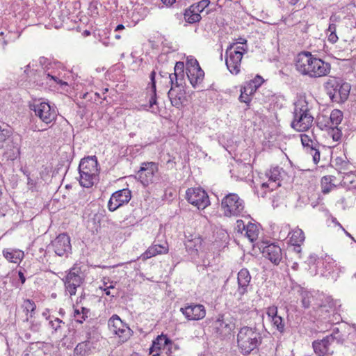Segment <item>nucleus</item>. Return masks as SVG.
<instances>
[{"instance_id": "obj_10", "label": "nucleus", "mask_w": 356, "mask_h": 356, "mask_svg": "<svg viewBox=\"0 0 356 356\" xmlns=\"http://www.w3.org/2000/svg\"><path fill=\"white\" fill-rule=\"evenodd\" d=\"M47 248L52 250L56 255L67 258L72 252L70 237L65 233L60 234L51 242Z\"/></svg>"}, {"instance_id": "obj_27", "label": "nucleus", "mask_w": 356, "mask_h": 356, "mask_svg": "<svg viewBox=\"0 0 356 356\" xmlns=\"http://www.w3.org/2000/svg\"><path fill=\"white\" fill-rule=\"evenodd\" d=\"M202 241L203 240L201 237H195L194 238L187 240L185 242L186 251L191 255H197L198 250L202 247Z\"/></svg>"}, {"instance_id": "obj_35", "label": "nucleus", "mask_w": 356, "mask_h": 356, "mask_svg": "<svg viewBox=\"0 0 356 356\" xmlns=\"http://www.w3.org/2000/svg\"><path fill=\"white\" fill-rule=\"evenodd\" d=\"M132 333L133 331L126 323H124V327H120V329H117L116 332H114L122 342L127 341L132 335Z\"/></svg>"}, {"instance_id": "obj_24", "label": "nucleus", "mask_w": 356, "mask_h": 356, "mask_svg": "<svg viewBox=\"0 0 356 356\" xmlns=\"http://www.w3.org/2000/svg\"><path fill=\"white\" fill-rule=\"evenodd\" d=\"M168 251V245L165 243L163 245L153 244L141 255L143 260H146L157 254L167 253Z\"/></svg>"}, {"instance_id": "obj_53", "label": "nucleus", "mask_w": 356, "mask_h": 356, "mask_svg": "<svg viewBox=\"0 0 356 356\" xmlns=\"http://www.w3.org/2000/svg\"><path fill=\"white\" fill-rule=\"evenodd\" d=\"M342 136L341 131L337 128V127H334L332 129V137L334 141H339Z\"/></svg>"}, {"instance_id": "obj_8", "label": "nucleus", "mask_w": 356, "mask_h": 356, "mask_svg": "<svg viewBox=\"0 0 356 356\" xmlns=\"http://www.w3.org/2000/svg\"><path fill=\"white\" fill-rule=\"evenodd\" d=\"M66 291L72 296L76 294V289L84 282V277L81 275V268L74 265L63 279Z\"/></svg>"}, {"instance_id": "obj_36", "label": "nucleus", "mask_w": 356, "mask_h": 356, "mask_svg": "<svg viewBox=\"0 0 356 356\" xmlns=\"http://www.w3.org/2000/svg\"><path fill=\"white\" fill-rule=\"evenodd\" d=\"M184 63L181 61L176 62L175 65L174 67V71L175 72L178 80L179 81V84L181 87H183V84L184 83L185 79V72H184Z\"/></svg>"}, {"instance_id": "obj_41", "label": "nucleus", "mask_w": 356, "mask_h": 356, "mask_svg": "<svg viewBox=\"0 0 356 356\" xmlns=\"http://www.w3.org/2000/svg\"><path fill=\"white\" fill-rule=\"evenodd\" d=\"M271 323L274 327L281 334L285 332V323L282 317L277 316L270 319Z\"/></svg>"}, {"instance_id": "obj_11", "label": "nucleus", "mask_w": 356, "mask_h": 356, "mask_svg": "<svg viewBox=\"0 0 356 356\" xmlns=\"http://www.w3.org/2000/svg\"><path fill=\"white\" fill-rule=\"evenodd\" d=\"M35 115L45 124H50L56 121L58 115V111L54 104L51 105L48 102H40L33 105Z\"/></svg>"}, {"instance_id": "obj_42", "label": "nucleus", "mask_w": 356, "mask_h": 356, "mask_svg": "<svg viewBox=\"0 0 356 356\" xmlns=\"http://www.w3.org/2000/svg\"><path fill=\"white\" fill-rule=\"evenodd\" d=\"M300 296L302 307L305 309H308L311 305V300L313 298L312 294L307 291H304L302 289L300 292Z\"/></svg>"}, {"instance_id": "obj_64", "label": "nucleus", "mask_w": 356, "mask_h": 356, "mask_svg": "<svg viewBox=\"0 0 356 356\" xmlns=\"http://www.w3.org/2000/svg\"><path fill=\"white\" fill-rule=\"evenodd\" d=\"M301 244L302 243L292 244L294 246V250L298 253H300L301 252Z\"/></svg>"}, {"instance_id": "obj_32", "label": "nucleus", "mask_w": 356, "mask_h": 356, "mask_svg": "<svg viewBox=\"0 0 356 356\" xmlns=\"http://www.w3.org/2000/svg\"><path fill=\"white\" fill-rule=\"evenodd\" d=\"M246 237L252 242L255 241L259 234V229L256 224L249 222L245 229Z\"/></svg>"}, {"instance_id": "obj_6", "label": "nucleus", "mask_w": 356, "mask_h": 356, "mask_svg": "<svg viewBox=\"0 0 356 356\" xmlns=\"http://www.w3.org/2000/svg\"><path fill=\"white\" fill-rule=\"evenodd\" d=\"M345 341L343 335L339 332V328L336 327L332 332L323 337L322 339L314 340L312 342V347L316 355H323L330 353L331 348L335 344H342ZM333 350L331 351V354Z\"/></svg>"}, {"instance_id": "obj_58", "label": "nucleus", "mask_w": 356, "mask_h": 356, "mask_svg": "<svg viewBox=\"0 0 356 356\" xmlns=\"http://www.w3.org/2000/svg\"><path fill=\"white\" fill-rule=\"evenodd\" d=\"M328 40L332 44L335 43L338 40L336 32L330 33L328 35Z\"/></svg>"}, {"instance_id": "obj_7", "label": "nucleus", "mask_w": 356, "mask_h": 356, "mask_svg": "<svg viewBox=\"0 0 356 356\" xmlns=\"http://www.w3.org/2000/svg\"><path fill=\"white\" fill-rule=\"evenodd\" d=\"M221 209L225 217L243 216L245 213V202L238 194H227L221 201Z\"/></svg>"}, {"instance_id": "obj_26", "label": "nucleus", "mask_w": 356, "mask_h": 356, "mask_svg": "<svg viewBox=\"0 0 356 356\" xmlns=\"http://www.w3.org/2000/svg\"><path fill=\"white\" fill-rule=\"evenodd\" d=\"M251 87V86H248L246 84H244L243 86H241V95L238 97L239 102L245 103L248 107L250 106L252 96L256 92L255 89H253Z\"/></svg>"}, {"instance_id": "obj_34", "label": "nucleus", "mask_w": 356, "mask_h": 356, "mask_svg": "<svg viewBox=\"0 0 356 356\" xmlns=\"http://www.w3.org/2000/svg\"><path fill=\"white\" fill-rule=\"evenodd\" d=\"M108 325L110 330L113 333L116 332L117 329H120V327H124V323L117 314L113 315L109 318Z\"/></svg>"}, {"instance_id": "obj_62", "label": "nucleus", "mask_w": 356, "mask_h": 356, "mask_svg": "<svg viewBox=\"0 0 356 356\" xmlns=\"http://www.w3.org/2000/svg\"><path fill=\"white\" fill-rule=\"evenodd\" d=\"M163 4H165L167 6H172L174 3L176 2V0H161Z\"/></svg>"}, {"instance_id": "obj_43", "label": "nucleus", "mask_w": 356, "mask_h": 356, "mask_svg": "<svg viewBox=\"0 0 356 356\" xmlns=\"http://www.w3.org/2000/svg\"><path fill=\"white\" fill-rule=\"evenodd\" d=\"M209 0H201L197 3H194L190 7L193 8V12L200 14L203 10L209 6Z\"/></svg>"}, {"instance_id": "obj_44", "label": "nucleus", "mask_w": 356, "mask_h": 356, "mask_svg": "<svg viewBox=\"0 0 356 356\" xmlns=\"http://www.w3.org/2000/svg\"><path fill=\"white\" fill-rule=\"evenodd\" d=\"M266 175L269 178L270 184L275 183L277 181L280 180V169L278 167L273 168Z\"/></svg>"}, {"instance_id": "obj_61", "label": "nucleus", "mask_w": 356, "mask_h": 356, "mask_svg": "<svg viewBox=\"0 0 356 356\" xmlns=\"http://www.w3.org/2000/svg\"><path fill=\"white\" fill-rule=\"evenodd\" d=\"M40 323H32L31 325V330L33 332H38L40 330Z\"/></svg>"}, {"instance_id": "obj_50", "label": "nucleus", "mask_w": 356, "mask_h": 356, "mask_svg": "<svg viewBox=\"0 0 356 356\" xmlns=\"http://www.w3.org/2000/svg\"><path fill=\"white\" fill-rule=\"evenodd\" d=\"M309 153L312 155L313 161L314 163L317 164L320 161V151L316 148V146L314 147H311V149L309 150Z\"/></svg>"}, {"instance_id": "obj_60", "label": "nucleus", "mask_w": 356, "mask_h": 356, "mask_svg": "<svg viewBox=\"0 0 356 356\" xmlns=\"http://www.w3.org/2000/svg\"><path fill=\"white\" fill-rule=\"evenodd\" d=\"M18 276H19V281L21 282V283L22 284H24L26 282V277L24 276V271H22V269H19L18 270Z\"/></svg>"}, {"instance_id": "obj_45", "label": "nucleus", "mask_w": 356, "mask_h": 356, "mask_svg": "<svg viewBox=\"0 0 356 356\" xmlns=\"http://www.w3.org/2000/svg\"><path fill=\"white\" fill-rule=\"evenodd\" d=\"M301 142L304 147H307L308 151L311 149V147H314L317 145V143L313 141L310 137L306 134L301 135Z\"/></svg>"}, {"instance_id": "obj_47", "label": "nucleus", "mask_w": 356, "mask_h": 356, "mask_svg": "<svg viewBox=\"0 0 356 356\" xmlns=\"http://www.w3.org/2000/svg\"><path fill=\"white\" fill-rule=\"evenodd\" d=\"M49 324L51 329L56 332L62 328V325H65V322L58 318H54L49 321Z\"/></svg>"}, {"instance_id": "obj_38", "label": "nucleus", "mask_w": 356, "mask_h": 356, "mask_svg": "<svg viewBox=\"0 0 356 356\" xmlns=\"http://www.w3.org/2000/svg\"><path fill=\"white\" fill-rule=\"evenodd\" d=\"M13 134L12 129L8 125H0V145L10 140Z\"/></svg>"}, {"instance_id": "obj_3", "label": "nucleus", "mask_w": 356, "mask_h": 356, "mask_svg": "<svg viewBox=\"0 0 356 356\" xmlns=\"http://www.w3.org/2000/svg\"><path fill=\"white\" fill-rule=\"evenodd\" d=\"M323 88L332 102L343 104L348 99L351 86L340 78L330 76L323 83Z\"/></svg>"}, {"instance_id": "obj_28", "label": "nucleus", "mask_w": 356, "mask_h": 356, "mask_svg": "<svg viewBox=\"0 0 356 356\" xmlns=\"http://www.w3.org/2000/svg\"><path fill=\"white\" fill-rule=\"evenodd\" d=\"M80 175V185L84 188H91L98 177V174H93L88 172H79Z\"/></svg>"}, {"instance_id": "obj_51", "label": "nucleus", "mask_w": 356, "mask_h": 356, "mask_svg": "<svg viewBox=\"0 0 356 356\" xmlns=\"http://www.w3.org/2000/svg\"><path fill=\"white\" fill-rule=\"evenodd\" d=\"M115 286L113 284H111L109 286H107V283L106 282H104V285L102 286H99V289L102 290L103 291H104L105 294L106 296H111V297H115L116 296V294L114 295V294H111V291H110V289H114Z\"/></svg>"}, {"instance_id": "obj_5", "label": "nucleus", "mask_w": 356, "mask_h": 356, "mask_svg": "<svg viewBox=\"0 0 356 356\" xmlns=\"http://www.w3.org/2000/svg\"><path fill=\"white\" fill-rule=\"evenodd\" d=\"M212 334L217 339L223 340L231 335L235 329V322L232 317L225 314H218L209 320Z\"/></svg>"}, {"instance_id": "obj_49", "label": "nucleus", "mask_w": 356, "mask_h": 356, "mask_svg": "<svg viewBox=\"0 0 356 356\" xmlns=\"http://www.w3.org/2000/svg\"><path fill=\"white\" fill-rule=\"evenodd\" d=\"M170 83L171 85V88H180L181 86L179 84V81L178 80L177 76L174 71L173 73L169 74Z\"/></svg>"}, {"instance_id": "obj_56", "label": "nucleus", "mask_w": 356, "mask_h": 356, "mask_svg": "<svg viewBox=\"0 0 356 356\" xmlns=\"http://www.w3.org/2000/svg\"><path fill=\"white\" fill-rule=\"evenodd\" d=\"M246 225L242 220H238L236 221V228L238 232H242V231H245Z\"/></svg>"}, {"instance_id": "obj_19", "label": "nucleus", "mask_w": 356, "mask_h": 356, "mask_svg": "<svg viewBox=\"0 0 356 356\" xmlns=\"http://www.w3.org/2000/svg\"><path fill=\"white\" fill-rule=\"evenodd\" d=\"M156 72L153 70L149 74L150 82L147 88V95L149 97L148 106L149 108L152 109V112L157 113L159 108L157 106V95H156Z\"/></svg>"}, {"instance_id": "obj_4", "label": "nucleus", "mask_w": 356, "mask_h": 356, "mask_svg": "<svg viewBox=\"0 0 356 356\" xmlns=\"http://www.w3.org/2000/svg\"><path fill=\"white\" fill-rule=\"evenodd\" d=\"M308 102L305 99H300L295 104L293 112V120L291 127L299 132L309 129L312 126L314 117L310 113Z\"/></svg>"}, {"instance_id": "obj_15", "label": "nucleus", "mask_w": 356, "mask_h": 356, "mask_svg": "<svg viewBox=\"0 0 356 356\" xmlns=\"http://www.w3.org/2000/svg\"><path fill=\"white\" fill-rule=\"evenodd\" d=\"M158 165L154 162H144L141 164L137 176L144 186L153 183L154 177L158 172Z\"/></svg>"}, {"instance_id": "obj_52", "label": "nucleus", "mask_w": 356, "mask_h": 356, "mask_svg": "<svg viewBox=\"0 0 356 356\" xmlns=\"http://www.w3.org/2000/svg\"><path fill=\"white\" fill-rule=\"evenodd\" d=\"M266 314L270 319L278 316L277 307L275 305L268 307L266 310Z\"/></svg>"}, {"instance_id": "obj_1", "label": "nucleus", "mask_w": 356, "mask_h": 356, "mask_svg": "<svg viewBox=\"0 0 356 356\" xmlns=\"http://www.w3.org/2000/svg\"><path fill=\"white\" fill-rule=\"evenodd\" d=\"M295 61L296 70L302 75L310 78L326 76L331 71L330 63L324 61L310 51H303L298 53Z\"/></svg>"}, {"instance_id": "obj_12", "label": "nucleus", "mask_w": 356, "mask_h": 356, "mask_svg": "<svg viewBox=\"0 0 356 356\" xmlns=\"http://www.w3.org/2000/svg\"><path fill=\"white\" fill-rule=\"evenodd\" d=\"M186 198L190 204L199 209H204L210 204L208 194L201 188H188L186 193Z\"/></svg>"}, {"instance_id": "obj_29", "label": "nucleus", "mask_w": 356, "mask_h": 356, "mask_svg": "<svg viewBox=\"0 0 356 356\" xmlns=\"http://www.w3.org/2000/svg\"><path fill=\"white\" fill-rule=\"evenodd\" d=\"M170 343L171 341L166 335H159L154 340H153L152 346L149 348V353L159 350L166 345Z\"/></svg>"}, {"instance_id": "obj_17", "label": "nucleus", "mask_w": 356, "mask_h": 356, "mask_svg": "<svg viewBox=\"0 0 356 356\" xmlns=\"http://www.w3.org/2000/svg\"><path fill=\"white\" fill-rule=\"evenodd\" d=\"M180 311L188 321H198L206 316L205 307L200 304H188L184 307H181Z\"/></svg>"}, {"instance_id": "obj_59", "label": "nucleus", "mask_w": 356, "mask_h": 356, "mask_svg": "<svg viewBox=\"0 0 356 356\" xmlns=\"http://www.w3.org/2000/svg\"><path fill=\"white\" fill-rule=\"evenodd\" d=\"M168 169H175L176 167V162L173 159H168L166 162Z\"/></svg>"}, {"instance_id": "obj_23", "label": "nucleus", "mask_w": 356, "mask_h": 356, "mask_svg": "<svg viewBox=\"0 0 356 356\" xmlns=\"http://www.w3.org/2000/svg\"><path fill=\"white\" fill-rule=\"evenodd\" d=\"M98 174V161L96 156H88L82 159L79 165V172Z\"/></svg>"}, {"instance_id": "obj_13", "label": "nucleus", "mask_w": 356, "mask_h": 356, "mask_svg": "<svg viewBox=\"0 0 356 356\" xmlns=\"http://www.w3.org/2000/svg\"><path fill=\"white\" fill-rule=\"evenodd\" d=\"M236 43L230 44L225 52V64L227 69L232 74H238L241 71V63L243 56L239 51H234Z\"/></svg>"}, {"instance_id": "obj_9", "label": "nucleus", "mask_w": 356, "mask_h": 356, "mask_svg": "<svg viewBox=\"0 0 356 356\" xmlns=\"http://www.w3.org/2000/svg\"><path fill=\"white\" fill-rule=\"evenodd\" d=\"M186 74L193 88H196L203 81L204 72L197 59L192 56H188L186 58Z\"/></svg>"}, {"instance_id": "obj_33", "label": "nucleus", "mask_w": 356, "mask_h": 356, "mask_svg": "<svg viewBox=\"0 0 356 356\" xmlns=\"http://www.w3.org/2000/svg\"><path fill=\"white\" fill-rule=\"evenodd\" d=\"M49 67H47V76H48V86L55 87L56 85L67 86V83L65 81L60 79L59 77L56 74L55 72H49Z\"/></svg>"}, {"instance_id": "obj_16", "label": "nucleus", "mask_w": 356, "mask_h": 356, "mask_svg": "<svg viewBox=\"0 0 356 356\" xmlns=\"http://www.w3.org/2000/svg\"><path fill=\"white\" fill-rule=\"evenodd\" d=\"M24 73L26 74V79L33 81L36 86L40 87L48 86L47 70H38L31 69L30 64L25 67Z\"/></svg>"}, {"instance_id": "obj_57", "label": "nucleus", "mask_w": 356, "mask_h": 356, "mask_svg": "<svg viewBox=\"0 0 356 356\" xmlns=\"http://www.w3.org/2000/svg\"><path fill=\"white\" fill-rule=\"evenodd\" d=\"M234 51H241L242 56H243V54L247 53L248 51V47L245 46H234Z\"/></svg>"}, {"instance_id": "obj_14", "label": "nucleus", "mask_w": 356, "mask_h": 356, "mask_svg": "<svg viewBox=\"0 0 356 356\" xmlns=\"http://www.w3.org/2000/svg\"><path fill=\"white\" fill-rule=\"evenodd\" d=\"M131 197V191L127 188L114 192L108 202V209L111 212L116 211L120 207L127 204Z\"/></svg>"}, {"instance_id": "obj_18", "label": "nucleus", "mask_w": 356, "mask_h": 356, "mask_svg": "<svg viewBox=\"0 0 356 356\" xmlns=\"http://www.w3.org/2000/svg\"><path fill=\"white\" fill-rule=\"evenodd\" d=\"M259 248L262 250L263 255L272 263L276 265L280 264L282 258V250L280 246L275 243L263 242Z\"/></svg>"}, {"instance_id": "obj_25", "label": "nucleus", "mask_w": 356, "mask_h": 356, "mask_svg": "<svg viewBox=\"0 0 356 356\" xmlns=\"http://www.w3.org/2000/svg\"><path fill=\"white\" fill-rule=\"evenodd\" d=\"M3 257L10 262L19 263L24 257L23 251L17 249H6L3 250Z\"/></svg>"}, {"instance_id": "obj_55", "label": "nucleus", "mask_w": 356, "mask_h": 356, "mask_svg": "<svg viewBox=\"0 0 356 356\" xmlns=\"http://www.w3.org/2000/svg\"><path fill=\"white\" fill-rule=\"evenodd\" d=\"M318 260V257L316 254H312L307 259L309 265H314Z\"/></svg>"}, {"instance_id": "obj_37", "label": "nucleus", "mask_w": 356, "mask_h": 356, "mask_svg": "<svg viewBox=\"0 0 356 356\" xmlns=\"http://www.w3.org/2000/svg\"><path fill=\"white\" fill-rule=\"evenodd\" d=\"M305 236L301 229L296 228L291 232L290 241L291 244L302 243L305 241Z\"/></svg>"}, {"instance_id": "obj_31", "label": "nucleus", "mask_w": 356, "mask_h": 356, "mask_svg": "<svg viewBox=\"0 0 356 356\" xmlns=\"http://www.w3.org/2000/svg\"><path fill=\"white\" fill-rule=\"evenodd\" d=\"M184 16L186 22L189 24L199 22L202 19L200 14L193 12L191 7L184 10Z\"/></svg>"}, {"instance_id": "obj_30", "label": "nucleus", "mask_w": 356, "mask_h": 356, "mask_svg": "<svg viewBox=\"0 0 356 356\" xmlns=\"http://www.w3.org/2000/svg\"><path fill=\"white\" fill-rule=\"evenodd\" d=\"M24 312L26 313V318L24 321H29L35 314L36 305L35 302L31 299H25L22 305Z\"/></svg>"}, {"instance_id": "obj_54", "label": "nucleus", "mask_w": 356, "mask_h": 356, "mask_svg": "<svg viewBox=\"0 0 356 356\" xmlns=\"http://www.w3.org/2000/svg\"><path fill=\"white\" fill-rule=\"evenodd\" d=\"M81 318L76 319V321L79 323H82L83 321L88 318V314L90 312V309L86 307H81Z\"/></svg>"}, {"instance_id": "obj_21", "label": "nucleus", "mask_w": 356, "mask_h": 356, "mask_svg": "<svg viewBox=\"0 0 356 356\" xmlns=\"http://www.w3.org/2000/svg\"><path fill=\"white\" fill-rule=\"evenodd\" d=\"M168 97L170 100L172 106L178 109L182 108L184 102L186 100L184 87L170 88L168 92Z\"/></svg>"}, {"instance_id": "obj_63", "label": "nucleus", "mask_w": 356, "mask_h": 356, "mask_svg": "<svg viewBox=\"0 0 356 356\" xmlns=\"http://www.w3.org/2000/svg\"><path fill=\"white\" fill-rule=\"evenodd\" d=\"M327 31L330 33L336 32V25L334 24H330Z\"/></svg>"}, {"instance_id": "obj_46", "label": "nucleus", "mask_w": 356, "mask_h": 356, "mask_svg": "<svg viewBox=\"0 0 356 356\" xmlns=\"http://www.w3.org/2000/svg\"><path fill=\"white\" fill-rule=\"evenodd\" d=\"M264 82V79L259 76L257 75L254 79L250 80V81L246 82L245 84H246L248 86H252L253 89H255V91L259 88V87Z\"/></svg>"}, {"instance_id": "obj_22", "label": "nucleus", "mask_w": 356, "mask_h": 356, "mask_svg": "<svg viewBox=\"0 0 356 356\" xmlns=\"http://www.w3.org/2000/svg\"><path fill=\"white\" fill-rule=\"evenodd\" d=\"M251 275L247 268H242L238 273L237 282L238 289L237 291L241 296H243L248 291V286L251 281Z\"/></svg>"}, {"instance_id": "obj_20", "label": "nucleus", "mask_w": 356, "mask_h": 356, "mask_svg": "<svg viewBox=\"0 0 356 356\" xmlns=\"http://www.w3.org/2000/svg\"><path fill=\"white\" fill-rule=\"evenodd\" d=\"M95 349L91 333L87 332L86 339L79 343L74 350V356H88Z\"/></svg>"}, {"instance_id": "obj_48", "label": "nucleus", "mask_w": 356, "mask_h": 356, "mask_svg": "<svg viewBox=\"0 0 356 356\" xmlns=\"http://www.w3.org/2000/svg\"><path fill=\"white\" fill-rule=\"evenodd\" d=\"M334 162L336 166L339 167L340 169H348V165L349 164L348 161H346L343 158L339 156L335 159Z\"/></svg>"}, {"instance_id": "obj_40", "label": "nucleus", "mask_w": 356, "mask_h": 356, "mask_svg": "<svg viewBox=\"0 0 356 356\" xmlns=\"http://www.w3.org/2000/svg\"><path fill=\"white\" fill-rule=\"evenodd\" d=\"M343 113L338 109L333 110L330 116L332 127H337L342 121Z\"/></svg>"}, {"instance_id": "obj_2", "label": "nucleus", "mask_w": 356, "mask_h": 356, "mask_svg": "<svg viewBox=\"0 0 356 356\" xmlns=\"http://www.w3.org/2000/svg\"><path fill=\"white\" fill-rule=\"evenodd\" d=\"M262 340L261 331L256 326H244L239 330L237 334V346L243 355H248L257 349Z\"/></svg>"}, {"instance_id": "obj_39", "label": "nucleus", "mask_w": 356, "mask_h": 356, "mask_svg": "<svg viewBox=\"0 0 356 356\" xmlns=\"http://www.w3.org/2000/svg\"><path fill=\"white\" fill-rule=\"evenodd\" d=\"M332 176H324L321 179V191L323 194H327L332 190V187L335 186L332 184Z\"/></svg>"}]
</instances>
